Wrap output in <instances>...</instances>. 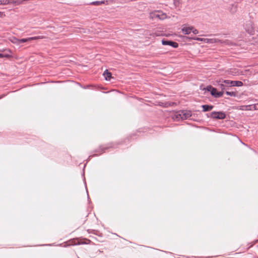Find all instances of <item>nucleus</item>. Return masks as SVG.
Here are the masks:
<instances>
[{"label":"nucleus","instance_id":"obj_5","mask_svg":"<svg viewBox=\"0 0 258 258\" xmlns=\"http://www.w3.org/2000/svg\"><path fill=\"white\" fill-rule=\"evenodd\" d=\"M245 29L246 31L250 35L254 34V30L253 27V24L252 22H248L245 24Z\"/></svg>","mask_w":258,"mask_h":258},{"label":"nucleus","instance_id":"obj_3","mask_svg":"<svg viewBox=\"0 0 258 258\" xmlns=\"http://www.w3.org/2000/svg\"><path fill=\"white\" fill-rule=\"evenodd\" d=\"M238 109L241 110H254L258 109V104L240 106Z\"/></svg>","mask_w":258,"mask_h":258},{"label":"nucleus","instance_id":"obj_7","mask_svg":"<svg viewBox=\"0 0 258 258\" xmlns=\"http://www.w3.org/2000/svg\"><path fill=\"white\" fill-rule=\"evenodd\" d=\"M44 38H45V37L44 36H38L29 37V38H23V39H19V44L20 43H24V42H28L29 41L33 40L43 39Z\"/></svg>","mask_w":258,"mask_h":258},{"label":"nucleus","instance_id":"obj_16","mask_svg":"<svg viewBox=\"0 0 258 258\" xmlns=\"http://www.w3.org/2000/svg\"><path fill=\"white\" fill-rule=\"evenodd\" d=\"M211 94L212 95L217 97V91L216 88H213L211 91Z\"/></svg>","mask_w":258,"mask_h":258},{"label":"nucleus","instance_id":"obj_20","mask_svg":"<svg viewBox=\"0 0 258 258\" xmlns=\"http://www.w3.org/2000/svg\"><path fill=\"white\" fill-rule=\"evenodd\" d=\"M194 40H196L197 41H203L204 38H200V37H194L192 38Z\"/></svg>","mask_w":258,"mask_h":258},{"label":"nucleus","instance_id":"obj_1","mask_svg":"<svg viewBox=\"0 0 258 258\" xmlns=\"http://www.w3.org/2000/svg\"><path fill=\"white\" fill-rule=\"evenodd\" d=\"M150 17L153 18H158L161 20H164L166 18V15L161 11H155L150 14Z\"/></svg>","mask_w":258,"mask_h":258},{"label":"nucleus","instance_id":"obj_8","mask_svg":"<svg viewBox=\"0 0 258 258\" xmlns=\"http://www.w3.org/2000/svg\"><path fill=\"white\" fill-rule=\"evenodd\" d=\"M192 31V26L185 24L181 26V31L185 35L189 34Z\"/></svg>","mask_w":258,"mask_h":258},{"label":"nucleus","instance_id":"obj_19","mask_svg":"<svg viewBox=\"0 0 258 258\" xmlns=\"http://www.w3.org/2000/svg\"><path fill=\"white\" fill-rule=\"evenodd\" d=\"M191 32H192L194 34H198L199 33V31L195 29L193 26H192Z\"/></svg>","mask_w":258,"mask_h":258},{"label":"nucleus","instance_id":"obj_18","mask_svg":"<svg viewBox=\"0 0 258 258\" xmlns=\"http://www.w3.org/2000/svg\"><path fill=\"white\" fill-rule=\"evenodd\" d=\"M226 94L228 95H230V96H236V93L234 92H228V91H227L226 92Z\"/></svg>","mask_w":258,"mask_h":258},{"label":"nucleus","instance_id":"obj_14","mask_svg":"<svg viewBox=\"0 0 258 258\" xmlns=\"http://www.w3.org/2000/svg\"><path fill=\"white\" fill-rule=\"evenodd\" d=\"M9 40L14 44H19V39H17L15 37H12L9 38Z\"/></svg>","mask_w":258,"mask_h":258},{"label":"nucleus","instance_id":"obj_17","mask_svg":"<svg viewBox=\"0 0 258 258\" xmlns=\"http://www.w3.org/2000/svg\"><path fill=\"white\" fill-rule=\"evenodd\" d=\"M10 3V0H1L0 5H7Z\"/></svg>","mask_w":258,"mask_h":258},{"label":"nucleus","instance_id":"obj_12","mask_svg":"<svg viewBox=\"0 0 258 258\" xmlns=\"http://www.w3.org/2000/svg\"><path fill=\"white\" fill-rule=\"evenodd\" d=\"M202 107L204 111H208L211 110L213 108V106L208 105H203L202 106Z\"/></svg>","mask_w":258,"mask_h":258},{"label":"nucleus","instance_id":"obj_23","mask_svg":"<svg viewBox=\"0 0 258 258\" xmlns=\"http://www.w3.org/2000/svg\"><path fill=\"white\" fill-rule=\"evenodd\" d=\"M3 16V12H0V17H2Z\"/></svg>","mask_w":258,"mask_h":258},{"label":"nucleus","instance_id":"obj_25","mask_svg":"<svg viewBox=\"0 0 258 258\" xmlns=\"http://www.w3.org/2000/svg\"><path fill=\"white\" fill-rule=\"evenodd\" d=\"M220 85H221V87H224V85H223V84H221Z\"/></svg>","mask_w":258,"mask_h":258},{"label":"nucleus","instance_id":"obj_21","mask_svg":"<svg viewBox=\"0 0 258 258\" xmlns=\"http://www.w3.org/2000/svg\"><path fill=\"white\" fill-rule=\"evenodd\" d=\"M223 92H217V97H221L223 95Z\"/></svg>","mask_w":258,"mask_h":258},{"label":"nucleus","instance_id":"obj_2","mask_svg":"<svg viewBox=\"0 0 258 258\" xmlns=\"http://www.w3.org/2000/svg\"><path fill=\"white\" fill-rule=\"evenodd\" d=\"M226 84L228 86H237L240 87L243 85V83L238 81H230V80H224L221 82Z\"/></svg>","mask_w":258,"mask_h":258},{"label":"nucleus","instance_id":"obj_9","mask_svg":"<svg viewBox=\"0 0 258 258\" xmlns=\"http://www.w3.org/2000/svg\"><path fill=\"white\" fill-rule=\"evenodd\" d=\"M162 43L164 45H169L174 48H176L178 46L177 43L170 41L162 40Z\"/></svg>","mask_w":258,"mask_h":258},{"label":"nucleus","instance_id":"obj_15","mask_svg":"<svg viewBox=\"0 0 258 258\" xmlns=\"http://www.w3.org/2000/svg\"><path fill=\"white\" fill-rule=\"evenodd\" d=\"M105 4V1H95L92 2L90 4L92 5L99 6Z\"/></svg>","mask_w":258,"mask_h":258},{"label":"nucleus","instance_id":"obj_10","mask_svg":"<svg viewBox=\"0 0 258 258\" xmlns=\"http://www.w3.org/2000/svg\"><path fill=\"white\" fill-rule=\"evenodd\" d=\"M105 79L107 81H110L111 78V74L109 72L108 70H106L104 71L103 74Z\"/></svg>","mask_w":258,"mask_h":258},{"label":"nucleus","instance_id":"obj_24","mask_svg":"<svg viewBox=\"0 0 258 258\" xmlns=\"http://www.w3.org/2000/svg\"><path fill=\"white\" fill-rule=\"evenodd\" d=\"M4 57V55H3V53H0V58Z\"/></svg>","mask_w":258,"mask_h":258},{"label":"nucleus","instance_id":"obj_6","mask_svg":"<svg viewBox=\"0 0 258 258\" xmlns=\"http://www.w3.org/2000/svg\"><path fill=\"white\" fill-rule=\"evenodd\" d=\"M211 117L213 118L224 119L225 114L222 112H213L211 113Z\"/></svg>","mask_w":258,"mask_h":258},{"label":"nucleus","instance_id":"obj_13","mask_svg":"<svg viewBox=\"0 0 258 258\" xmlns=\"http://www.w3.org/2000/svg\"><path fill=\"white\" fill-rule=\"evenodd\" d=\"M6 51L9 53H5L3 54V55H4V57L11 58L13 57V55H12V51L10 49H7Z\"/></svg>","mask_w":258,"mask_h":258},{"label":"nucleus","instance_id":"obj_22","mask_svg":"<svg viewBox=\"0 0 258 258\" xmlns=\"http://www.w3.org/2000/svg\"><path fill=\"white\" fill-rule=\"evenodd\" d=\"M213 87L211 86H208L205 89L207 90L208 91H211Z\"/></svg>","mask_w":258,"mask_h":258},{"label":"nucleus","instance_id":"obj_11","mask_svg":"<svg viewBox=\"0 0 258 258\" xmlns=\"http://www.w3.org/2000/svg\"><path fill=\"white\" fill-rule=\"evenodd\" d=\"M203 42L206 43H214L217 42L216 39L204 38Z\"/></svg>","mask_w":258,"mask_h":258},{"label":"nucleus","instance_id":"obj_4","mask_svg":"<svg viewBox=\"0 0 258 258\" xmlns=\"http://www.w3.org/2000/svg\"><path fill=\"white\" fill-rule=\"evenodd\" d=\"M176 116L177 119H185L191 116V113L189 111H183L177 114Z\"/></svg>","mask_w":258,"mask_h":258}]
</instances>
